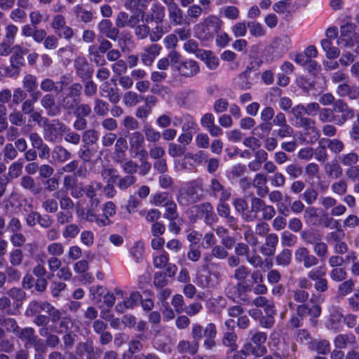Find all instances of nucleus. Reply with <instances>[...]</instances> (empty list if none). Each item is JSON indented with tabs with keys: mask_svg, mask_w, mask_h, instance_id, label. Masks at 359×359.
<instances>
[{
	"mask_svg": "<svg viewBox=\"0 0 359 359\" xmlns=\"http://www.w3.org/2000/svg\"><path fill=\"white\" fill-rule=\"evenodd\" d=\"M354 110L341 99H338L333 108H320L318 119L322 123H334L337 126H343L348 120L354 117Z\"/></svg>",
	"mask_w": 359,
	"mask_h": 359,
	"instance_id": "nucleus-1",
	"label": "nucleus"
},
{
	"mask_svg": "<svg viewBox=\"0 0 359 359\" xmlns=\"http://www.w3.org/2000/svg\"><path fill=\"white\" fill-rule=\"evenodd\" d=\"M222 21L215 15H210L194 25V31L201 41L213 39L215 35L220 30Z\"/></svg>",
	"mask_w": 359,
	"mask_h": 359,
	"instance_id": "nucleus-2",
	"label": "nucleus"
},
{
	"mask_svg": "<svg viewBox=\"0 0 359 359\" xmlns=\"http://www.w3.org/2000/svg\"><path fill=\"white\" fill-rule=\"evenodd\" d=\"M171 67L184 78H191L200 72L198 62L191 59H181V55L175 50L170 55Z\"/></svg>",
	"mask_w": 359,
	"mask_h": 359,
	"instance_id": "nucleus-3",
	"label": "nucleus"
},
{
	"mask_svg": "<svg viewBox=\"0 0 359 359\" xmlns=\"http://www.w3.org/2000/svg\"><path fill=\"white\" fill-rule=\"evenodd\" d=\"M44 123L43 137L49 142L58 143L62 140L64 133L66 132L67 126L59 120L55 119Z\"/></svg>",
	"mask_w": 359,
	"mask_h": 359,
	"instance_id": "nucleus-4",
	"label": "nucleus"
},
{
	"mask_svg": "<svg viewBox=\"0 0 359 359\" xmlns=\"http://www.w3.org/2000/svg\"><path fill=\"white\" fill-rule=\"evenodd\" d=\"M203 327L198 323H193L191 327V337L193 341L182 340L177 345V351L181 353L194 355L198 349V342L202 339Z\"/></svg>",
	"mask_w": 359,
	"mask_h": 359,
	"instance_id": "nucleus-5",
	"label": "nucleus"
},
{
	"mask_svg": "<svg viewBox=\"0 0 359 359\" xmlns=\"http://www.w3.org/2000/svg\"><path fill=\"white\" fill-rule=\"evenodd\" d=\"M82 85L79 83H74L69 86L67 90V93L62 96L60 107V110L74 111L78 104L80 102L79 97L81 95Z\"/></svg>",
	"mask_w": 359,
	"mask_h": 359,
	"instance_id": "nucleus-6",
	"label": "nucleus"
},
{
	"mask_svg": "<svg viewBox=\"0 0 359 359\" xmlns=\"http://www.w3.org/2000/svg\"><path fill=\"white\" fill-rule=\"evenodd\" d=\"M196 212L198 217L203 218L204 222L211 226L217 220V217L214 212L213 206L210 203L206 202L198 205L194 206L191 212Z\"/></svg>",
	"mask_w": 359,
	"mask_h": 359,
	"instance_id": "nucleus-7",
	"label": "nucleus"
},
{
	"mask_svg": "<svg viewBox=\"0 0 359 359\" xmlns=\"http://www.w3.org/2000/svg\"><path fill=\"white\" fill-rule=\"evenodd\" d=\"M74 67L76 75L82 81L90 79L93 74V68L83 56H79L74 60Z\"/></svg>",
	"mask_w": 359,
	"mask_h": 359,
	"instance_id": "nucleus-8",
	"label": "nucleus"
},
{
	"mask_svg": "<svg viewBox=\"0 0 359 359\" xmlns=\"http://www.w3.org/2000/svg\"><path fill=\"white\" fill-rule=\"evenodd\" d=\"M207 193L212 197L218 198L219 201H228L231 197V192L215 178L210 180L207 189Z\"/></svg>",
	"mask_w": 359,
	"mask_h": 359,
	"instance_id": "nucleus-9",
	"label": "nucleus"
},
{
	"mask_svg": "<svg viewBox=\"0 0 359 359\" xmlns=\"http://www.w3.org/2000/svg\"><path fill=\"white\" fill-rule=\"evenodd\" d=\"M267 335L262 332H257L252 337V341L254 346L252 348V353L256 357L264 355L267 350L264 344L266 341Z\"/></svg>",
	"mask_w": 359,
	"mask_h": 359,
	"instance_id": "nucleus-10",
	"label": "nucleus"
},
{
	"mask_svg": "<svg viewBox=\"0 0 359 359\" xmlns=\"http://www.w3.org/2000/svg\"><path fill=\"white\" fill-rule=\"evenodd\" d=\"M217 333L216 325L213 323H209L203 327L202 338L204 337L203 346L205 349L211 350L215 346Z\"/></svg>",
	"mask_w": 359,
	"mask_h": 359,
	"instance_id": "nucleus-11",
	"label": "nucleus"
},
{
	"mask_svg": "<svg viewBox=\"0 0 359 359\" xmlns=\"http://www.w3.org/2000/svg\"><path fill=\"white\" fill-rule=\"evenodd\" d=\"M41 106L46 109L48 116L53 117L60 114V107L56 104L53 95L47 93L40 100Z\"/></svg>",
	"mask_w": 359,
	"mask_h": 359,
	"instance_id": "nucleus-12",
	"label": "nucleus"
},
{
	"mask_svg": "<svg viewBox=\"0 0 359 359\" xmlns=\"http://www.w3.org/2000/svg\"><path fill=\"white\" fill-rule=\"evenodd\" d=\"M97 29L100 34L112 41H116L120 33L118 29L114 27L109 19L102 20L97 25Z\"/></svg>",
	"mask_w": 359,
	"mask_h": 359,
	"instance_id": "nucleus-13",
	"label": "nucleus"
},
{
	"mask_svg": "<svg viewBox=\"0 0 359 359\" xmlns=\"http://www.w3.org/2000/svg\"><path fill=\"white\" fill-rule=\"evenodd\" d=\"M342 318L343 315L338 309L330 310V316L325 324L326 328L335 332L341 331L343 327Z\"/></svg>",
	"mask_w": 359,
	"mask_h": 359,
	"instance_id": "nucleus-14",
	"label": "nucleus"
},
{
	"mask_svg": "<svg viewBox=\"0 0 359 359\" xmlns=\"http://www.w3.org/2000/svg\"><path fill=\"white\" fill-rule=\"evenodd\" d=\"M140 22L138 15H129L126 12H119L115 20L117 29L125 27H135Z\"/></svg>",
	"mask_w": 359,
	"mask_h": 359,
	"instance_id": "nucleus-15",
	"label": "nucleus"
},
{
	"mask_svg": "<svg viewBox=\"0 0 359 359\" xmlns=\"http://www.w3.org/2000/svg\"><path fill=\"white\" fill-rule=\"evenodd\" d=\"M295 126L302 128L304 130L314 133L315 135L311 137V141H316L320 135L318 128L316 127V121L307 116L300 117L295 121Z\"/></svg>",
	"mask_w": 359,
	"mask_h": 359,
	"instance_id": "nucleus-16",
	"label": "nucleus"
},
{
	"mask_svg": "<svg viewBox=\"0 0 359 359\" xmlns=\"http://www.w3.org/2000/svg\"><path fill=\"white\" fill-rule=\"evenodd\" d=\"M162 48L157 43H152L143 49L141 53V60L142 62L147 66H150L155 58L159 55Z\"/></svg>",
	"mask_w": 359,
	"mask_h": 359,
	"instance_id": "nucleus-17",
	"label": "nucleus"
},
{
	"mask_svg": "<svg viewBox=\"0 0 359 359\" xmlns=\"http://www.w3.org/2000/svg\"><path fill=\"white\" fill-rule=\"evenodd\" d=\"M132 158H137L140 161L139 175H147L151 168V164L148 161V152L142 147L130 156Z\"/></svg>",
	"mask_w": 359,
	"mask_h": 359,
	"instance_id": "nucleus-18",
	"label": "nucleus"
},
{
	"mask_svg": "<svg viewBox=\"0 0 359 359\" xmlns=\"http://www.w3.org/2000/svg\"><path fill=\"white\" fill-rule=\"evenodd\" d=\"M267 177L263 173H257L252 180V186L256 189V193L260 198L265 197L269 191L266 186Z\"/></svg>",
	"mask_w": 359,
	"mask_h": 359,
	"instance_id": "nucleus-19",
	"label": "nucleus"
},
{
	"mask_svg": "<svg viewBox=\"0 0 359 359\" xmlns=\"http://www.w3.org/2000/svg\"><path fill=\"white\" fill-rule=\"evenodd\" d=\"M129 153L133 155L135 152L144 147V137L140 131H135L128 136Z\"/></svg>",
	"mask_w": 359,
	"mask_h": 359,
	"instance_id": "nucleus-20",
	"label": "nucleus"
},
{
	"mask_svg": "<svg viewBox=\"0 0 359 359\" xmlns=\"http://www.w3.org/2000/svg\"><path fill=\"white\" fill-rule=\"evenodd\" d=\"M165 18V8L160 4H153L151 7V14L148 15L145 18V22H154L160 24L163 21Z\"/></svg>",
	"mask_w": 359,
	"mask_h": 359,
	"instance_id": "nucleus-21",
	"label": "nucleus"
},
{
	"mask_svg": "<svg viewBox=\"0 0 359 359\" xmlns=\"http://www.w3.org/2000/svg\"><path fill=\"white\" fill-rule=\"evenodd\" d=\"M238 255H241L243 252L246 253L247 259L248 262L255 267H261L262 265V257L257 255L256 248H235Z\"/></svg>",
	"mask_w": 359,
	"mask_h": 359,
	"instance_id": "nucleus-22",
	"label": "nucleus"
},
{
	"mask_svg": "<svg viewBox=\"0 0 359 359\" xmlns=\"http://www.w3.org/2000/svg\"><path fill=\"white\" fill-rule=\"evenodd\" d=\"M168 11L170 23L173 26H180L187 23V21L184 17L183 11L177 4L169 8Z\"/></svg>",
	"mask_w": 359,
	"mask_h": 359,
	"instance_id": "nucleus-23",
	"label": "nucleus"
},
{
	"mask_svg": "<svg viewBox=\"0 0 359 359\" xmlns=\"http://www.w3.org/2000/svg\"><path fill=\"white\" fill-rule=\"evenodd\" d=\"M20 186L33 195H39L42 191L41 186L37 184L35 180L29 175H24L21 177Z\"/></svg>",
	"mask_w": 359,
	"mask_h": 359,
	"instance_id": "nucleus-24",
	"label": "nucleus"
},
{
	"mask_svg": "<svg viewBox=\"0 0 359 359\" xmlns=\"http://www.w3.org/2000/svg\"><path fill=\"white\" fill-rule=\"evenodd\" d=\"M248 273V271L247 268L244 266H240L236 270L234 274L235 278L240 281L238 284V290L244 292L252 290V286L246 282L243 281Z\"/></svg>",
	"mask_w": 359,
	"mask_h": 359,
	"instance_id": "nucleus-25",
	"label": "nucleus"
},
{
	"mask_svg": "<svg viewBox=\"0 0 359 359\" xmlns=\"http://www.w3.org/2000/svg\"><path fill=\"white\" fill-rule=\"evenodd\" d=\"M52 158L58 163H65L72 157L71 153L63 146L57 144L51 151Z\"/></svg>",
	"mask_w": 359,
	"mask_h": 359,
	"instance_id": "nucleus-26",
	"label": "nucleus"
},
{
	"mask_svg": "<svg viewBox=\"0 0 359 359\" xmlns=\"http://www.w3.org/2000/svg\"><path fill=\"white\" fill-rule=\"evenodd\" d=\"M52 309V305L46 302L33 301L29 303L26 311L27 315H35L41 311L46 312Z\"/></svg>",
	"mask_w": 359,
	"mask_h": 359,
	"instance_id": "nucleus-27",
	"label": "nucleus"
},
{
	"mask_svg": "<svg viewBox=\"0 0 359 359\" xmlns=\"http://www.w3.org/2000/svg\"><path fill=\"white\" fill-rule=\"evenodd\" d=\"M337 93L340 97L348 96L351 100H356L359 97V90L357 87L351 86L347 83H343L338 86Z\"/></svg>",
	"mask_w": 359,
	"mask_h": 359,
	"instance_id": "nucleus-28",
	"label": "nucleus"
},
{
	"mask_svg": "<svg viewBox=\"0 0 359 359\" xmlns=\"http://www.w3.org/2000/svg\"><path fill=\"white\" fill-rule=\"evenodd\" d=\"M297 259L304 261V265L306 268L311 267L318 263V259L313 255H309L306 248H297L296 251Z\"/></svg>",
	"mask_w": 359,
	"mask_h": 359,
	"instance_id": "nucleus-29",
	"label": "nucleus"
},
{
	"mask_svg": "<svg viewBox=\"0 0 359 359\" xmlns=\"http://www.w3.org/2000/svg\"><path fill=\"white\" fill-rule=\"evenodd\" d=\"M320 143L326 144L327 148L334 154H339L345 148L344 143L339 139L323 138Z\"/></svg>",
	"mask_w": 359,
	"mask_h": 359,
	"instance_id": "nucleus-30",
	"label": "nucleus"
},
{
	"mask_svg": "<svg viewBox=\"0 0 359 359\" xmlns=\"http://www.w3.org/2000/svg\"><path fill=\"white\" fill-rule=\"evenodd\" d=\"M320 43L327 58L334 59L339 57L340 51L337 47L332 46V41L330 39H323Z\"/></svg>",
	"mask_w": 359,
	"mask_h": 359,
	"instance_id": "nucleus-31",
	"label": "nucleus"
},
{
	"mask_svg": "<svg viewBox=\"0 0 359 359\" xmlns=\"http://www.w3.org/2000/svg\"><path fill=\"white\" fill-rule=\"evenodd\" d=\"M338 158L343 165L350 168L357 165L356 164L359 161V156L357 153L351 151L339 156Z\"/></svg>",
	"mask_w": 359,
	"mask_h": 359,
	"instance_id": "nucleus-32",
	"label": "nucleus"
},
{
	"mask_svg": "<svg viewBox=\"0 0 359 359\" xmlns=\"http://www.w3.org/2000/svg\"><path fill=\"white\" fill-rule=\"evenodd\" d=\"M15 336L25 343L26 348H29V345L36 335L34 334V330L33 328L25 327L21 330L20 329Z\"/></svg>",
	"mask_w": 359,
	"mask_h": 359,
	"instance_id": "nucleus-33",
	"label": "nucleus"
},
{
	"mask_svg": "<svg viewBox=\"0 0 359 359\" xmlns=\"http://www.w3.org/2000/svg\"><path fill=\"white\" fill-rule=\"evenodd\" d=\"M143 99V96L138 95L134 91H127L123 95V102L126 106L132 107L137 105Z\"/></svg>",
	"mask_w": 359,
	"mask_h": 359,
	"instance_id": "nucleus-34",
	"label": "nucleus"
},
{
	"mask_svg": "<svg viewBox=\"0 0 359 359\" xmlns=\"http://www.w3.org/2000/svg\"><path fill=\"white\" fill-rule=\"evenodd\" d=\"M354 340L355 337L353 334H340L334 338V344L337 349H344L348 343L353 342Z\"/></svg>",
	"mask_w": 359,
	"mask_h": 359,
	"instance_id": "nucleus-35",
	"label": "nucleus"
},
{
	"mask_svg": "<svg viewBox=\"0 0 359 359\" xmlns=\"http://www.w3.org/2000/svg\"><path fill=\"white\" fill-rule=\"evenodd\" d=\"M326 174L331 177L339 178L343 173L342 168L337 161L328 163L325 166Z\"/></svg>",
	"mask_w": 359,
	"mask_h": 359,
	"instance_id": "nucleus-36",
	"label": "nucleus"
},
{
	"mask_svg": "<svg viewBox=\"0 0 359 359\" xmlns=\"http://www.w3.org/2000/svg\"><path fill=\"white\" fill-rule=\"evenodd\" d=\"M74 13L76 18L84 23L91 22L93 18V13L90 11H87L80 5L75 6Z\"/></svg>",
	"mask_w": 359,
	"mask_h": 359,
	"instance_id": "nucleus-37",
	"label": "nucleus"
},
{
	"mask_svg": "<svg viewBox=\"0 0 359 359\" xmlns=\"http://www.w3.org/2000/svg\"><path fill=\"white\" fill-rule=\"evenodd\" d=\"M76 352L79 354L86 353L87 359H97V354L94 351L91 344H79L76 347Z\"/></svg>",
	"mask_w": 359,
	"mask_h": 359,
	"instance_id": "nucleus-38",
	"label": "nucleus"
},
{
	"mask_svg": "<svg viewBox=\"0 0 359 359\" xmlns=\"http://www.w3.org/2000/svg\"><path fill=\"white\" fill-rule=\"evenodd\" d=\"M96 153V149L89 145L83 144L78 151L79 157L85 163H89Z\"/></svg>",
	"mask_w": 359,
	"mask_h": 359,
	"instance_id": "nucleus-39",
	"label": "nucleus"
},
{
	"mask_svg": "<svg viewBox=\"0 0 359 359\" xmlns=\"http://www.w3.org/2000/svg\"><path fill=\"white\" fill-rule=\"evenodd\" d=\"M194 191L192 189L181 191L177 197V202L182 206H188L190 204L194 203L196 201L194 199Z\"/></svg>",
	"mask_w": 359,
	"mask_h": 359,
	"instance_id": "nucleus-40",
	"label": "nucleus"
},
{
	"mask_svg": "<svg viewBox=\"0 0 359 359\" xmlns=\"http://www.w3.org/2000/svg\"><path fill=\"white\" fill-rule=\"evenodd\" d=\"M302 239L310 245H315L316 247L320 244V236L317 231H304L301 233Z\"/></svg>",
	"mask_w": 359,
	"mask_h": 359,
	"instance_id": "nucleus-41",
	"label": "nucleus"
},
{
	"mask_svg": "<svg viewBox=\"0 0 359 359\" xmlns=\"http://www.w3.org/2000/svg\"><path fill=\"white\" fill-rule=\"evenodd\" d=\"M143 132L148 142H157L161 137V133L149 125L144 126Z\"/></svg>",
	"mask_w": 359,
	"mask_h": 359,
	"instance_id": "nucleus-42",
	"label": "nucleus"
},
{
	"mask_svg": "<svg viewBox=\"0 0 359 359\" xmlns=\"http://www.w3.org/2000/svg\"><path fill=\"white\" fill-rule=\"evenodd\" d=\"M82 141L86 145H93L99 140L98 132L95 129L86 130L82 134Z\"/></svg>",
	"mask_w": 359,
	"mask_h": 359,
	"instance_id": "nucleus-43",
	"label": "nucleus"
},
{
	"mask_svg": "<svg viewBox=\"0 0 359 359\" xmlns=\"http://www.w3.org/2000/svg\"><path fill=\"white\" fill-rule=\"evenodd\" d=\"M22 85L27 93L34 91L38 88L36 76L31 74H26L22 79Z\"/></svg>",
	"mask_w": 359,
	"mask_h": 359,
	"instance_id": "nucleus-44",
	"label": "nucleus"
},
{
	"mask_svg": "<svg viewBox=\"0 0 359 359\" xmlns=\"http://www.w3.org/2000/svg\"><path fill=\"white\" fill-rule=\"evenodd\" d=\"M117 180V187L119 189L124 191L135 184L137 182V178L132 175H127L123 177L119 175V178Z\"/></svg>",
	"mask_w": 359,
	"mask_h": 359,
	"instance_id": "nucleus-45",
	"label": "nucleus"
},
{
	"mask_svg": "<svg viewBox=\"0 0 359 359\" xmlns=\"http://www.w3.org/2000/svg\"><path fill=\"white\" fill-rule=\"evenodd\" d=\"M285 170L290 180L297 179L303 174L302 167L297 163L288 164Z\"/></svg>",
	"mask_w": 359,
	"mask_h": 359,
	"instance_id": "nucleus-46",
	"label": "nucleus"
},
{
	"mask_svg": "<svg viewBox=\"0 0 359 359\" xmlns=\"http://www.w3.org/2000/svg\"><path fill=\"white\" fill-rule=\"evenodd\" d=\"M8 119L10 123L15 126H22L26 122V117L19 110H13L8 115Z\"/></svg>",
	"mask_w": 359,
	"mask_h": 359,
	"instance_id": "nucleus-47",
	"label": "nucleus"
},
{
	"mask_svg": "<svg viewBox=\"0 0 359 359\" xmlns=\"http://www.w3.org/2000/svg\"><path fill=\"white\" fill-rule=\"evenodd\" d=\"M94 112L99 116H104L108 114L109 104L107 102L96 98L94 100Z\"/></svg>",
	"mask_w": 359,
	"mask_h": 359,
	"instance_id": "nucleus-48",
	"label": "nucleus"
},
{
	"mask_svg": "<svg viewBox=\"0 0 359 359\" xmlns=\"http://www.w3.org/2000/svg\"><path fill=\"white\" fill-rule=\"evenodd\" d=\"M23 161L22 158L18 159L17 161L13 163L8 167V177L11 178H18L20 177L22 172Z\"/></svg>",
	"mask_w": 359,
	"mask_h": 359,
	"instance_id": "nucleus-49",
	"label": "nucleus"
},
{
	"mask_svg": "<svg viewBox=\"0 0 359 359\" xmlns=\"http://www.w3.org/2000/svg\"><path fill=\"white\" fill-rule=\"evenodd\" d=\"M1 323L5 330L8 332H12L16 335L20 330L16 320L12 318H5L1 315Z\"/></svg>",
	"mask_w": 359,
	"mask_h": 359,
	"instance_id": "nucleus-50",
	"label": "nucleus"
},
{
	"mask_svg": "<svg viewBox=\"0 0 359 359\" xmlns=\"http://www.w3.org/2000/svg\"><path fill=\"white\" fill-rule=\"evenodd\" d=\"M291 43L290 38L287 35H283L276 38L273 42V46L282 52L289 49Z\"/></svg>",
	"mask_w": 359,
	"mask_h": 359,
	"instance_id": "nucleus-51",
	"label": "nucleus"
},
{
	"mask_svg": "<svg viewBox=\"0 0 359 359\" xmlns=\"http://www.w3.org/2000/svg\"><path fill=\"white\" fill-rule=\"evenodd\" d=\"M100 175L106 184L114 183L119 178V175L116 174V170L113 168H103Z\"/></svg>",
	"mask_w": 359,
	"mask_h": 359,
	"instance_id": "nucleus-52",
	"label": "nucleus"
},
{
	"mask_svg": "<svg viewBox=\"0 0 359 359\" xmlns=\"http://www.w3.org/2000/svg\"><path fill=\"white\" fill-rule=\"evenodd\" d=\"M59 192L54 194V196L59 199L60 206L62 210L72 211L74 207L73 201L66 194L59 195Z\"/></svg>",
	"mask_w": 359,
	"mask_h": 359,
	"instance_id": "nucleus-53",
	"label": "nucleus"
},
{
	"mask_svg": "<svg viewBox=\"0 0 359 359\" xmlns=\"http://www.w3.org/2000/svg\"><path fill=\"white\" fill-rule=\"evenodd\" d=\"M203 13L202 6L198 4H192L188 6L187 10V16L192 22H196Z\"/></svg>",
	"mask_w": 359,
	"mask_h": 359,
	"instance_id": "nucleus-54",
	"label": "nucleus"
},
{
	"mask_svg": "<svg viewBox=\"0 0 359 359\" xmlns=\"http://www.w3.org/2000/svg\"><path fill=\"white\" fill-rule=\"evenodd\" d=\"M355 258L354 254L352 252H348L345 256L337 255L331 257L329 262L332 266H337L341 265L344 262H349L351 259L353 260Z\"/></svg>",
	"mask_w": 359,
	"mask_h": 359,
	"instance_id": "nucleus-55",
	"label": "nucleus"
},
{
	"mask_svg": "<svg viewBox=\"0 0 359 359\" xmlns=\"http://www.w3.org/2000/svg\"><path fill=\"white\" fill-rule=\"evenodd\" d=\"M165 211L163 214V217L165 219H168L169 220H178L179 219V215L177 210V205L176 203L172 201L169 203V205H167L165 206Z\"/></svg>",
	"mask_w": 359,
	"mask_h": 359,
	"instance_id": "nucleus-56",
	"label": "nucleus"
},
{
	"mask_svg": "<svg viewBox=\"0 0 359 359\" xmlns=\"http://www.w3.org/2000/svg\"><path fill=\"white\" fill-rule=\"evenodd\" d=\"M273 134L278 138L284 139L292 137L294 135L293 128L288 124L284 126H280L277 130H275Z\"/></svg>",
	"mask_w": 359,
	"mask_h": 359,
	"instance_id": "nucleus-57",
	"label": "nucleus"
},
{
	"mask_svg": "<svg viewBox=\"0 0 359 359\" xmlns=\"http://www.w3.org/2000/svg\"><path fill=\"white\" fill-rule=\"evenodd\" d=\"M4 160L5 161H13L18 156V151L13 144L7 143L3 149Z\"/></svg>",
	"mask_w": 359,
	"mask_h": 359,
	"instance_id": "nucleus-58",
	"label": "nucleus"
},
{
	"mask_svg": "<svg viewBox=\"0 0 359 359\" xmlns=\"http://www.w3.org/2000/svg\"><path fill=\"white\" fill-rule=\"evenodd\" d=\"M295 339L297 342L304 345H309L312 341L310 333L305 329H300L296 331Z\"/></svg>",
	"mask_w": 359,
	"mask_h": 359,
	"instance_id": "nucleus-59",
	"label": "nucleus"
},
{
	"mask_svg": "<svg viewBox=\"0 0 359 359\" xmlns=\"http://www.w3.org/2000/svg\"><path fill=\"white\" fill-rule=\"evenodd\" d=\"M187 148L180 144H168V153L172 157H181L186 152Z\"/></svg>",
	"mask_w": 359,
	"mask_h": 359,
	"instance_id": "nucleus-60",
	"label": "nucleus"
},
{
	"mask_svg": "<svg viewBox=\"0 0 359 359\" xmlns=\"http://www.w3.org/2000/svg\"><path fill=\"white\" fill-rule=\"evenodd\" d=\"M197 285L203 288L207 287L212 285L211 283V274L208 271L200 272L196 277Z\"/></svg>",
	"mask_w": 359,
	"mask_h": 359,
	"instance_id": "nucleus-61",
	"label": "nucleus"
},
{
	"mask_svg": "<svg viewBox=\"0 0 359 359\" xmlns=\"http://www.w3.org/2000/svg\"><path fill=\"white\" fill-rule=\"evenodd\" d=\"M121 168L127 175H133L138 170H140V165L132 159L125 161L121 164Z\"/></svg>",
	"mask_w": 359,
	"mask_h": 359,
	"instance_id": "nucleus-62",
	"label": "nucleus"
},
{
	"mask_svg": "<svg viewBox=\"0 0 359 359\" xmlns=\"http://www.w3.org/2000/svg\"><path fill=\"white\" fill-rule=\"evenodd\" d=\"M236 340V334L233 332L228 331L224 335L222 343L224 346L229 347L231 350L233 351L237 348Z\"/></svg>",
	"mask_w": 359,
	"mask_h": 359,
	"instance_id": "nucleus-63",
	"label": "nucleus"
},
{
	"mask_svg": "<svg viewBox=\"0 0 359 359\" xmlns=\"http://www.w3.org/2000/svg\"><path fill=\"white\" fill-rule=\"evenodd\" d=\"M247 26L251 35L255 37L262 36L265 34V30L263 26L257 22H249Z\"/></svg>",
	"mask_w": 359,
	"mask_h": 359,
	"instance_id": "nucleus-64",
	"label": "nucleus"
}]
</instances>
